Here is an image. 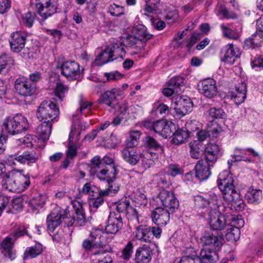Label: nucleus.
I'll list each match as a JSON object with an SVG mask.
<instances>
[{
	"label": "nucleus",
	"instance_id": "f257e3e1",
	"mask_svg": "<svg viewBox=\"0 0 263 263\" xmlns=\"http://www.w3.org/2000/svg\"><path fill=\"white\" fill-rule=\"evenodd\" d=\"M217 184L224 199L231 204L232 208L236 211L242 210L245 204L239 194L235 190L232 175L228 171H222L219 174Z\"/></svg>",
	"mask_w": 263,
	"mask_h": 263
},
{
	"label": "nucleus",
	"instance_id": "f03ea898",
	"mask_svg": "<svg viewBox=\"0 0 263 263\" xmlns=\"http://www.w3.org/2000/svg\"><path fill=\"white\" fill-rule=\"evenodd\" d=\"M62 220L67 227L72 226L75 221L74 218L70 216L68 209L63 210L57 206L47 216V225L48 230L53 231L61 223Z\"/></svg>",
	"mask_w": 263,
	"mask_h": 263
},
{
	"label": "nucleus",
	"instance_id": "7ed1b4c3",
	"mask_svg": "<svg viewBox=\"0 0 263 263\" xmlns=\"http://www.w3.org/2000/svg\"><path fill=\"white\" fill-rule=\"evenodd\" d=\"M60 111L57 105L51 100L43 101L38 107L36 115L39 120L51 122L59 115Z\"/></svg>",
	"mask_w": 263,
	"mask_h": 263
},
{
	"label": "nucleus",
	"instance_id": "20e7f679",
	"mask_svg": "<svg viewBox=\"0 0 263 263\" xmlns=\"http://www.w3.org/2000/svg\"><path fill=\"white\" fill-rule=\"evenodd\" d=\"M219 196L210 192L206 194L198 195L195 197V206L198 209H206L209 212L211 210L218 208V199Z\"/></svg>",
	"mask_w": 263,
	"mask_h": 263
},
{
	"label": "nucleus",
	"instance_id": "39448f33",
	"mask_svg": "<svg viewBox=\"0 0 263 263\" xmlns=\"http://www.w3.org/2000/svg\"><path fill=\"white\" fill-rule=\"evenodd\" d=\"M102 159L98 156H95L91 160L90 171L93 174H96L97 177L99 179H107L115 178V172H112V166H109V169L107 167L103 168L102 163Z\"/></svg>",
	"mask_w": 263,
	"mask_h": 263
},
{
	"label": "nucleus",
	"instance_id": "423d86ee",
	"mask_svg": "<svg viewBox=\"0 0 263 263\" xmlns=\"http://www.w3.org/2000/svg\"><path fill=\"white\" fill-rule=\"evenodd\" d=\"M193 102L187 96H174L172 98V107L176 111V115L182 117L191 112L193 108Z\"/></svg>",
	"mask_w": 263,
	"mask_h": 263
},
{
	"label": "nucleus",
	"instance_id": "0eeeda50",
	"mask_svg": "<svg viewBox=\"0 0 263 263\" xmlns=\"http://www.w3.org/2000/svg\"><path fill=\"white\" fill-rule=\"evenodd\" d=\"M223 206L220 205L218 208L211 210L209 213V223L212 229L221 231L225 229L228 224V218L221 213V209Z\"/></svg>",
	"mask_w": 263,
	"mask_h": 263
},
{
	"label": "nucleus",
	"instance_id": "6e6552de",
	"mask_svg": "<svg viewBox=\"0 0 263 263\" xmlns=\"http://www.w3.org/2000/svg\"><path fill=\"white\" fill-rule=\"evenodd\" d=\"M35 2L37 13L43 21L58 12L57 7L51 0H36Z\"/></svg>",
	"mask_w": 263,
	"mask_h": 263
},
{
	"label": "nucleus",
	"instance_id": "1a4fd4ad",
	"mask_svg": "<svg viewBox=\"0 0 263 263\" xmlns=\"http://www.w3.org/2000/svg\"><path fill=\"white\" fill-rule=\"evenodd\" d=\"M58 68L61 70V74L66 78L72 80H75L80 75V65L74 61H67L58 64Z\"/></svg>",
	"mask_w": 263,
	"mask_h": 263
},
{
	"label": "nucleus",
	"instance_id": "9d476101",
	"mask_svg": "<svg viewBox=\"0 0 263 263\" xmlns=\"http://www.w3.org/2000/svg\"><path fill=\"white\" fill-rule=\"evenodd\" d=\"M158 198L162 205L171 213L174 212L179 206V201L172 192L163 190L159 193Z\"/></svg>",
	"mask_w": 263,
	"mask_h": 263
},
{
	"label": "nucleus",
	"instance_id": "9b49d317",
	"mask_svg": "<svg viewBox=\"0 0 263 263\" xmlns=\"http://www.w3.org/2000/svg\"><path fill=\"white\" fill-rule=\"evenodd\" d=\"M241 52L239 48L234 47L232 44L227 45L221 50V60L229 65L233 64L239 58Z\"/></svg>",
	"mask_w": 263,
	"mask_h": 263
},
{
	"label": "nucleus",
	"instance_id": "f8f14e48",
	"mask_svg": "<svg viewBox=\"0 0 263 263\" xmlns=\"http://www.w3.org/2000/svg\"><path fill=\"white\" fill-rule=\"evenodd\" d=\"M13 237H6L0 245V252L4 257L12 260L15 258V253L13 250L14 245L16 239V231H14Z\"/></svg>",
	"mask_w": 263,
	"mask_h": 263
},
{
	"label": "nucleus",
	"instance_id": "ddd939ff",
	"mask_svg": "<svg viewBox=\"0 0 263 263\" xmlns=\"http://www.w3.org/2000/svg\"><path fill=\"white\" fill-rule=\"evenodd\" d=\"M80 134V132L77 131L75 125L73 124L69 135L68 149L66 152V156L68 158L72 159L77 155V149L80 147L78 143Z\"/></svg>",
	"mask_w": 263,
	"mask_h": 263
},
{
	"label": "nucleus",
	"instance_id": "4468645a",
	"mask_svg": "<svg viewBox=\"0 0 263 263\" xmlns=\"http://www.w3.org/2000/svg\"><path fill=\"white\" fill-rule=\"evenodd\" d=\"M223 237L213 234H205L201 238L203 248L211 250H219L222 245Z\"/></svg>",
	"mask_w": 263,
	"mask_h": 263
},
{
	"label": "nucleus",
	"instance_id": "2eb2a0df",
	"mask_svg": "<svg viewBox=\"0 0 263 263\" xmlns=\"http://www.w3.org/2000/svg\"><path fill=\"white\" fill-rule=\"evenodd\" d=\"M199 92L208 98H212L217 94V88L216 81L213 79H204L198 84Z\"/></svg>",
	"mask_w": 263,
	"mask_h": 263
},
{
	"label": "nucleus",
	"instance_id": "dca6fc26",
	"mask_svg": "<svg viewBox=\"0 0 263 263\" xmlns=\"http://www.w3.org/2000/svg\"><path fill=\"white\" fill-rule=\"evenodd\" d=\"M123 226L122 219L121 215L111 212L108 218V221L105 227L107 233L116 234Z\"/></svg>",
	"mask_w": 263,
	"mask_h": 263
},
{
	"label": "nucleus",
	"instance_id": "f3484780",
	"mask_svg": "<svg viewBox=\"0 0 263 263\" xmlns=\"http://www.w3.org/2000/svg\"><path fill=\"white\" fill-rule=\"evenodd\" d=\"M211 164L203 159L199 160L194 167L196 177L200 181L208 179L211 174V168L214 166Z\"/></svg>",
	"mask_w": 263,
	"mask_h": 263
},
{
	"label": "nucleus",
	"instance_id": "a211bd4d",
	"mask_svg": "<svg viewBox=\"0 0 263 263\" xmlns=\"http://www.w3.org/2000/svg\"><path fill=\"white\" fill-rule=\"evenodd\" d=\"M170 213L168 210L160 207L155 208L151 213L152 221L159 227L165 226L170 221Z\"/></svg>",
	"mask_w": 263,
	"mask_h": 263
},
{
	"label": "nucleus",
	"instance_id": "6ab92c4d",
	"mask_svg": "<svg viewBox=\"0 0 263 263\" xmlns=\"http://www.w3.org/2000/svg\"><path fill=\"white\" fill-rule=\"evenodd\" d=\"M112 172H115V178L111 179H101V180H105L108 184V187L104 190L99 191V194L101 196H112L118 192L120 190V184L116 181L117 179V171L114 165L112 167Z\"/></svg>",
	"mask_w": 263,
	"mask_h": 263
},
{
	"label": "nucleus",
	"instance_id": "aec40b11",
	"mask_svg": "<svg viewBox=\"0 0 263 263\" xmlns=\"http://www.w3.org/2000/svg\"><path fill=\"white\" fill-rule=\"evenodd\" d=\"M153 251L149 246L144 245L138 248L135 253L136 263H149L152 258Z\"/></svg>",
	"mask_w": 263,
	"mask_h": 263
},
{
	"label": "nucleus",
	"instance_id": "412c9836",
	"mask_svg": "<svg viewBox=\"0 0 263 263\" xmlns=\"http://www.w3.org/2000/svg\"><path fill=\"white\" fill-rule=\"evenodd\" d=\"M247 96V85L242 82L236 86L235 91L230 92L231 99L237 105L244 102Z\"/></svg>",
	"mask_w": 263,
	"mask_h": 263
},
{
	"label": "nucleus",
	"instance_id": "4be33fe9",
	"mask_svg": "<svg viewBox=\"0 0 263 263\" xmlns=\"http://www.w3.org/2000/svg\"><path fill=\"white\" fill-rule=\"evenodd\" d=\"M120 92L121 90L119 88L107 90L101 95L100 102L106 104L111 108L116 104L117 96H119Z\"/></svg>",
	"mask_w": 263,
	"mask_h": 263
},
{
	"label": "nucleus",
	"instance_id": "5701e85b",
	"mask_svg": "<svg viewBox=\"0 0 263 263\" xmlns=\"http://www.w3.org/2000/svg\"><path fill=\"white\" fill-rule=\"evenodd\" d=\"M123 159L127 163L135 165L140 161V157L137 150L132 147L124 148L121 152Z\"/></svg>",
	"mask_w": 263,
	"mask_h": 263
},
{
	"label": "nucleus",
	"instance_id": "b1692460",
	"mask_svg": "<svg viewBox=\"0 0 263 263\" xmlns=\"http://www.w3.org/2000/svg\"><path fill=\"white\" fill-rule=\"evenodd\" d=\"M220 152L219 146L215 143H209L204 149V160L211 163V165H214L216 162L218 154Z\"/></svg>",
	"mask_w": 263,
	"mask_h": 263
},
{
	"label": "nucleus",
	"instance_id": "393cba45",
	"mask_svg": "<svg viewBox=\"0 0 263 263\" xmlns=\"http://www.w3.org/2000/svg\"><path fill=\"white\" fill-rule=\"evenodd\" d=\"M263 43L262 32H256L249 38L245 40L243 48L246 50L254 49L260 47Z\"/></svg>",
	"mask_w": 263,
	"mask_h": 263
},
{
	"label": "nucleus",
	"instance_id": "a878e982",
	"mask_svg": "<svg viewBox=\"0 0 263 263\" xmlns=\"http://www.w3.org/2000/svg\"><path fill=\"white\" fill-rule=\"evenodd\" d=\"M135 238L142 242H149L153 239L151 228L146 225H140L135 231Z\"/></svg>",
	"mask_w": 263,
	"mask_h": 263
},
{
	"label": "nucleus",
	"instance_id": "bb28decb",
	"mask_svg": "<svg viewBox=\"0 0 263 263\" xmlns=\"http://www.w3.org/2000/svg\"><path fill=\"white\" fill-rule=\"evenodd\" d=\"M218 259L217 252L205 248L201 250L198 256V260L201 263H216Z\"/></svg>",
	"mask_w": 263,
	"mask_h": 263
},
{
	"label": "nucleus",
	"instance_id": "cd10ccee",
	"mask_svg": "<svg viewBox=\"0 0 263 263\" xmlns=\"http://www.w3.org/2000/svg\"><path fill=\"white\" fill-rule=\"evenodd\" d=\"M115 56V55L112 53L110 47L108 46L98 55L95 59V63L96 65H103L109 62L114 61L115 59L113 58Z\"/></svg>",
	"mask_w": 263,
	"mask_h": 263
},
{
	"label": "nucleus",
	"instance_id": "c85d7f7f",
	"mask_svg": "<svg viewBox=\"0 0 263 263\" xmlns=\"http://www.w3.org/2000/svg\"><path fill=\"white\" fill-rule=\"evenodd\" d=\"M43 122L38 126L36 129V132L39 138L43 141H47L51 132V122L42 121Z\"/></svg>",
	"mask_w": 263,
	"mask_h": 263
},
{
	"label": "nucleus",
	"instance_id": "c756f323",
	"mask_svg": "<svg viewBox=\"0 0 263 263\" xmlns=\"http://www.w3.org/2000/svg\"><path fill=\"white\" fill-rule=\"evenodd\" d=\"M106 236V233L99 229H92L90 233L91 239L96 243V245L102 249L105 246Z\"/></svg>",
	"mask_w": 263,
	"mask_h": 263
},
{
	"label": "nucleus",
	"instance_id": "7c9ffc66",
	"mask_svg": "<svg viewBox=\"0 0 263 263\" xmlns=\"http://www.w3.org/2000/svg\"><path fill=\"white\" fill-rule=\"evenodd\" d=\"M135 30L136 36L139 43L142 44L141 47L144 48V43L151 39L153 35L147 32L146 27L143 25H137L135 28Z\"/></svg>",
	"mask_w": 263,
	"mask_h": 263
},
{
	"label": "nucleus",
	"instance_id": "2f4dec72",
	"mask_svg": "<svg viewBox=\"0 0 263 263\" xmlns=\"http://www.w3.org/2000/svg\"><path fill=\"white\" fill-rule=\"evenodd\" d=\"M262 191L250 187L246 194V198L247 201L251 204H258L262 199Z\"/></svg>",
	"mask_w": 263,
	"mask_h": 263
},
{
	"label": "nucleus",
	"instance_id": "473e14b6",
	"mask_svg": "<svg viewBox=\"0 0 263 263\" xmlns=\"http://www.w3.org/2000/svg\"><path fill=\"white\" fill-rule=\"evenodd\" d=\"M17 91L20 95L29 96L32 95L30 83L26 78L22 77L17 78Z\"/></svg>",
	"mask_w": 263,
	"mask_h": 263
},
{
	"label": "nucleus",
	"instance_id": "72a5a7b5",
	"mask_svg": "<svg viewBox=\"0 0 263 263\" xmlns=\"http://www.w3.org/2000/svg\"><path fill=\"white\" fill-rule=\"evenodd\" d=\"M72 204L77 216V222L80 226L84 225L86 221V217L82 203L79 201L74 200L72 202Z\"/></svg>",
	"mask_w": 263,
	"mask_h": 263
},
{
	"label": "nucleus",
	"instance_id": "f704fd0d",
	"mask_svg": "<svg viewBox=\"0 0 263 263\" xmlns=\"http://www.w3.org/2000/svg\"><path fill=\"white\" fill-rule=\"evenodd\" d=\"M220 28L223 36L226 38L237 40L240 36V34L236 30L231 28L229 24H222L220 25Z\"/></svg>",
	"mask_w": 263,
	"mask_h": 263
},
{
	"label": "nucleus",
	"instance_id": "c9c22d12",
	"mask_svg": "<svg viewBox=\"0 0 263 263\" xmlns=\"http://www.w3.org/2000/svg\"><path fill=\"white\" fill-rule=\"evenodd\" d=\"M23 171L18 170L17 173L19 175H17L18 185L17 186L18 192H23L28 188L30 185V181L29 176L28 174H24L23 173Z\"/></svg>",
	"mask_w": 263,
	"mask_h": 263
},
{
	"label": "nucleus",
	"instance_id": "e433bc0d",
	"mask_svg": "<svg viewBox=\"0 0 263 263\" xmlns=\"http://www.w3.org/2000/svg\"><path fill=\"white\" fill-rule=\"evenodd\" d=\"M201 146V145L196 141L190 143V154L192 158L198 159L201 158L203 155V151L200 148Z\"/></svg>",
	"mask_w": 263,
	"mask_h": 263
},
{
	"label": "nucleus",
	"instance_id": "4c0bfd02",
	"mask_svg": "<svg viewBox=\"0 0 263 263\" xmlns=\"http://www.w3.org/2000/svg\"><path fill=\"white\" fill-rule=\"evenodd\" d=\"M82 247L87 251H92L95 249H99V250L93 252V255L94 256H99L104 253L103 249L96 245V243L91 239H85L82 242Z\"/></svg>",
	"mask_w": 263,
	"mask_h": 263
},
{
	"label": "nucleus",
	"instance_id": "58836bf2",
	"mask_svg": "<svg viewBox=\"0 0 263 263\" xmlns=\"http://www.w3.org/2000/svg\"><path fill=\"white\" fill-rule=\"evenodd\" d=\"M141 133L139 130H132L129 132V138L126 141L127 147H135L139 143Z\"/></svg>",
	"mask_w": 263,
	"mask_h": 263
},
{
	"label": "nucleus",
	"instance_id": "ea45409f",
	"mask_svg": "<svg viewBox=\"0 0 263 263\" xmlns=\"http://www.w3.org/2000/svg\"><path fill=\"white\" fill-rule=\"evenodd\" d=\"M173 132V138L172 143L175 145H179L182 143L184 141L189 137L188 133L183 129H179Z\"/></svg>",
	"mask_w": 263,
	"mask_h": 263
},
{
	"label": "nucleus",
	"instance_id": "a19ab883",
	"mask_svg": "<svg viewBox=\"0 0 263 263\" xmlns=\"http://www.w3.org/2000/svg\"><path fill=\"white\" fill-rule=\"evenodd\" d=\"M42 251V247L40 244L36 245L34 247H28L26 248L24 253L23 258L26 259L29 258L35 257L41 253Z\"/></svg>",
	"mask_w": 263,
	"mask_h": 263
},
{
	"label": "nucleus",
	"instance_id": "79ce46f5",
	"mask_svg": "<svg viewBox=\"0 0 263 263\" xmlns=\"http://www.w3.org/2000/svg\"><path fill=\"white\" fill-rule=\"evenodd\" d=\"M112 50V53L115 55L114 59L120 57L123 59L125 55V50L122 43H115L109 45Z\"/></svg>",
	"mask_w": 263,
	"mask_h": 263
},
{
	"label": "nucleus",
	"instance_id": "37998d69",
	"mask_svg": "<svg viewBox=\"0 0 263 263\" xmlns=\"http://www.w3.org/2000/svg\"><path fill=\"white\" fill-rule=\"evenodd\" d=\"M4 126L7 132L11 135H14L15 134L16 128V121L14 117H9L4 123Z\"/></svg>",
	"mask_w": 263,
	"mask_h": 263
},
{
	"label": "nucleus",
	"instance_id": "c03bdc74",
	"mask_svg": "<svg viewBox=\"0 0 263 263\" xmlns=\"http://www.w3.org/2000/svg\"><path fill=\"white\" fill-rule=\"evenodd\" d=\"M209 118L212 119H223L226 117V113L223 109L220 107L216 108L215 107H211L207 111Z\"/></svg>",
	"mask_w": 263,
	"mask_h": 263
},
{
	"label": "nucleus",
	"instance_id": "a18cd8bd",
	"mask_svg": "<svg viewBox=\"0 0 263 263\" xmlns=\"http://www.w3.org/2000/svg\"><path fill=\"white\" fill-rule=\"evenodd\" d=\"M15 170H13L9 173L6 182L3 184V187L5 189L8 190L9 192L15 193L16 191V185L15 180H12L10 178V176L13 177L15 175Z\"/></svg>",
	"mask_w": 263,
	"mask_h": 263
},
{
	"label": "nucleus",
	"instance_id": "49530a36",
	"mask_svg": "<svg viewBox=\"0 0 263 263\" xmlns=\"http://www.w3.org/2000/svg\"><path fill=\"white\" fill-rule=\"evenodd\" d=\"M157 158L158 154H155L153 155L152 153L146 154L142 159V166L145 169L149 168L155 164V160Z\"/></svg>",
	"mask_w": 263,
	"mask_h": 263
},
{
	"label": "nucleus",
	"instance_id": "de8ad7c7",
	"mask_svg": "<svg viewBox=\"0 0 263 263\" xmlns=\"http://www.w3.org/2000/svg\"><path fill=\"white\" fill-rule=\"evenodd\" d=\"M37 159V157L34 153L25 152L22 155L17 158V161L21 163L35 162Z\"/></svg>",
	"mask_w": 263,
	"mask_h": 263
},
{
	"label": "nucleus",
	"instance_id": "09e8293b",
	"mask_svg": "<svg viewBox=\"0 0 263 263\" xmlns=\"http://www.w3.org/2000/svg\"><path fill=\"white\" fill-rule=\"evenodd\" d=\"M134 245L129 241L120 253V257L125 261L129 260L133 253Z\"/></svg>",
	"mask_w": 263,
	"mask_h": 263
},
{
	"label": "nucleus",
	"instance_id": "8fccbe9b",
	"mask_svg": "<svg viewBox=\"0 0 263 263\" xmlns=\"http://www.w3.org/2000/svg\"><path fill=\"white\" fill-rule=\"evenodd\" d=\"M146 144L149 148L154 149L157 151V154H161L163 153V149L160 144L153 137L147 136L146 138Z\"/></svg>",
	"mask_w": 263,
	"mask_h": 263
},
{
	"label": "nucleus",
	"instance_id": "3c124183",
	"mask_svg": "<svg viewBox=\"0 0 263 263\" xmlns=\"http://www.w3.org/2000/svg\"><path fill=\"white\" fill-rule=\"evenodd\" d=\"M46 202V196L44 195H39L32 198L28 204L32 208L33 210L42 208Z\"/></svg>",
	"mask_w": 263,
	"mask_h": 263
},
{
	"label": "nucleus",
	"instance_id": "603ef678",
	"mask_svg": "<svg viewBox=\"0 0 263 263\" xmlns=\"http://www.w3.org/2000/svg\"><path fill=\"white\" fill-rule=\"evenodd\" d=\"M128 108L127 102L124 101L120 103H116L114 107L110 109V111L117 113L120 115H125Z\"/></svg>",
	"mask_w": 263,
	"mask_h": 263
},
{
	"label": "nucleus",
	"instance_id": "864d4df0",
	"mask_svg": "<svg viewBox=\"0 0 263 263\" xmlns=\"http://www.w3.org/2000/svg\"><path fill=\"white\" fill-rule=\"evenodd\" d=\"M34 141L33 136L27 135L23 138H19L17 139V146L25 147H31L34 145Z\"/></svg>",
	"mask_w": 263,
	"mask_h": 263
},
{
	"label": "nucleus",
	"instance_id": "5fc2aeb1",
	"mask_svg": "<svg viewBox=\"0 0 263 263\" xmlns=\"http://www.w3.org/2000/svg\"><path fill=\"white\" fill-rule=\"evenodd\" d=\"M240 231L238 228L229 227L226 233V238L229 241H236L239 238Z\"/></svg>",
	"mask_w": 263,
	"mask_h": 263
},
{
	"label": "nucleus",
	"instance_id": "6e6d98bb",
	"mask_svg": "<svg viewBox=\"0 0 263 263\" xmlns=\"http://www.w3.org/2000/svg\"><path fill=\"white\" fill-rule=\"evenodd\" d=\"M228 221L230 222L227 227H233L234 228H239L242 227L244 224V221L236 215H230L227 216Z\"/></svg>",
	"mask_w": 263,
	"mask_h": 263
},
{
	"label": "nucleus",
	"instance_id": "4d7b16f0",
	"mask_svg": "<svg viewBox=\"0 0 263 263\" xmlns=\"http://www.w3.org/2000/svg\"><path fill=\"white\" fill-rule=\"evenodd\" d=\"M79 105L80 112L81 114H86L91 110L92 103L91 102H88L82 96H80Z\"/></svg>",
	"mask_w": 263,
	"mask_h": 263
},
{
	"label": "nucleus",
	"instance_id": "13d9d810",
	"mask_svg": "<svg viewBox=\"0 0 263 263\" xmlns=\"http://www.w3.org/2000/svg\"><path fill=\"white\" fill-rule=\"evenodd\" d=\"M175 125L173 122L166 121L161 136L165 138L170 137L172 136L173 132H175Z\"/></svg>",
	"mask_w": 263,
	"mask_h": 263
},
{
	"label": "nucleus",
	"instance_id": "bf43d9fd",
	"mask_svg": "<svg viewBox=\"0 0 263 263\" xmlns=\"http://www.w3.org/2000/svg\"><path fill=\"white\" fill-rule=\"evenodd\" d=\"M36 14L33 12H28L22 16V23L27 27L30 28L33 26Z\"/></svg>",
	"mask_w": 263,
	"mask_h": 263
},
{
	"label": "nucleus",
	"instance_id": "052dcab7",
	"mask_svg": "<svg viewBox=\"0 0 263 263\" xmlns=\"http://www.w3.org/2000/svg\"><path fill=\"white\" fill-rule=\"evenodd\" d=\"M28 127L29 124L26 118L22 115L17 114V134L26 131Z\"/></svg>",
	"mask_w": 263,
	"mask_h": 263
},
{
	"label": "nucleus",
	"instance_id": "680f3d73",
	"mask_svg": "<svg viewBox=\"0 0 263 263\" xmlns=\"http://www.w3.org/2000/svg\"><path fill=\"white\" fill-rule=\"evenodd\" d=\"M68 90V87L64 85L62 83H57L56 88L55 89V93L61 101L65 97V95L67 92Z\"/></svg>",
	"mask_w": 263,
	"mask_h": 263
},
{
	"label": "nucleus",
	"instance_id": "e2e57ef3",
	"mask_svg": "<svg viewBox=\"0 0 263 263\" xmlns=\"http://www.w3.org/2000/svg\"><path fill=\"white\" fill-rule=\"evenodd\" d=\"M251 65L255 71L263 70V55L255 57L251 61Z\"/></svg>",
	"mask_w": 263,
	"mask_h": 263
},
{
	"label": "nucleus",
	"instance_id": "0e129e2a",
	"mask_svg": "<svg viewBox=\"0 0 263 263\" xmlns=\"http://www.w3.org/2000/svg\"><path fill=\"white\" fill-rule=\"evenodd\" d=\"M129 206L128 200L125 199L123 200L120 201L116 204V210L118 212L117 214H120L121 213L126 214Z\"/></svg>",
	"mask_w": 263,
	"mask_h": 263
},
{
	"label": "nucleus",
	"instance_id": "69168bd1",
	"mask_svg": "<svg viewBox=\"0 0 263 263\" xmlns=\"http://www.w3.org/2000/svg\"><path fill=\"white\" fill-rule=\"evenodd\" d=\"M139 42L136 35H128L123 39L122 43L126 47H130L139 44Z\"/></svg>",
	"mask_w": 263,
	"mask_h": 263
},
{
	"label": "nucleus",
	"instance_id": "338daca9",
	"mask_svg": "<svg viewBox=\"0 0 263 263\" xmlns=\"http://www.w3.org/2000/svg\"><path fill=\"white\" fill-rule=\"evenodd\" d=\"M134 201L139 206H146L148 203L146 196L140 191L137 193Z\"/></svg>",
	"mask_w": 263,
	"mask_h": 263
},
{
	"label": "nucleus",
	"instance_id": "774afa93",
	"mask_svg": "<svg viewBox=\"0 0 263 263\" xmlns=\"http://www.w3.org/2000/svg\"><path fill=\"white\" fill-rule=\"evenodd\" d=\"M198 256L197 255H184L181 258L179 263H198Z\"/></svg>",
	"mask_w": 263,
	"mask_h": 263
}]
</instances>
